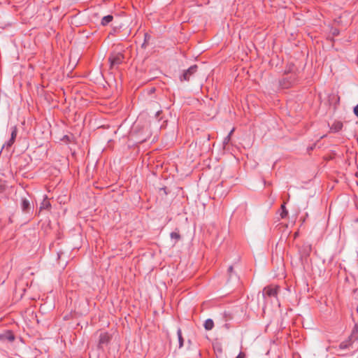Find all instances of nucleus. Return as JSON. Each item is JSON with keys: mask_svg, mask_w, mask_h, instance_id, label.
Wrapping results in <instances>:
<instances>
[{"mask_svg": "<svg viewBox=\"0 0 358 358\" xmlns=\"http://www.w3.org/2000/svg\"><path fill=\"white\" fill-rule=\"evenodd\" d=\"M124 55L123 54L118 52V53H112L108 58V61L110 64V68H114L115 66H118L120 64L122 63L124 60Z\"/></svg>", "mask_w": 358, "mask_h": 358, "instance_id": "obj_1", "label": "nucleus"}, {"mask_svg": "<svg viewBox=\"0 0 358 358\" xmlns=\"http://www.w3.org/2000/svg\"><path fill=\"white\" fill-rule=\"evenodd\" d=\"M357 340H358V329L355 327L352 329V333H351L350 336H349V343H348L347 342H342L340 344V348L341 349H345L348 346L352 345Z\"/></svg>", "mask_w": 358, "mask_h": 358, "instance_id": "obj_2", "label": "nucleus"}, {"mask_svg": "<svg viewBox=\"0 0 358 358\" xmlns=\"http://www.w3.org/2000/svg\"><path fill=\"white\" fill-rule=\"evenodd\" d=\"M296 81V75L291 73L289 76H287L280 80V85L282 88L290 87Z\"/></svg>", "mask_w": 358, "mask_h": 358, "instance_id": "obj_3", "label": "nucleus"}, {"mask_svg": "<svg viewBox=\"0 0 358 358\" xmlns=\"http://www.w3.org/2000/svg\"><path fill=\"white\" fill-rule=\"evenodd\" d=\"M111 340L110 335L107 332H102L99 335L98 348H103L104 345H107Z\"/></svg>", "mask_w": 358, "mask_h": 358, "instance_id": "obj_4", "label": "nucleus"}, {"mask_svg": "<svg viewBox=\"0 0 358 358\" xmlns=\"http://www.w3.org/2000/svg\"><path fill=\"white\" fill-rule=\"evenodd\" d=\"M197 68L198 67L196 65H193L190 66L187 70L184 71L180 78V81H189L190 76L196 73Z\"/></svg>", "mask_w": 358, "mask_h": 358, "instance_id": "obj_5", "label": "nucleus"}, {"mask_svg": "<svg viewBox=\"0 0 358 358\" xmlns=\"http://www.w3.org/2000/svg\"><path fill=\"white\" fill-rule=\"evenodd\" d=\"M279 290L278 286H268L264 289V294L268 297L277 296Z\"/></svg>", "mask_w": 358, "mask_h": 358, "instance_id": "obj_6", "label": "nucleus"}, {"mask_svg": "<svg viewBox=\"0 0 358 358\" xmlns=\"http://www.w3.org/2000/svg\"><path fill=\"white\" fill-rule=\"evenodd\" d=\"M17 127H13L12 128L11 136H10V140L6 144H4L3 147H5V146H6L7 148L11 147L15 141V138L17 136Z\"/></svg>", "mask_w": 358, "mask_h": 358, "instance_id": "obj_7", "label": "nucleus"}, {"mask_svg": "<svg viewBox=\"0 0 358 358\" xmlns=\"http://www.w3.org/2000/svg\"><path fill=\"white\" fill-rule=\"evenodd\" d=\"M21 208L23 212L28 213L30 210V203L29 201L27 199H23L22 200Z\"/></svg>", "mask_w": 358, "mask_h": 358, "instance_id": "obj_8", "label": "nucleus"}, {"mask_svg": "<svg viewBox=\"0 0 358 358\" xmlns=\"http://www.w3.org/2000/svg\"><path fill=\"white\" fill-rule=\"evenodd\" d=\"M51 208L50 202L48 201L47 196H45L43 202L41 204L40 206V210L45 209L49 210Z\"/></svg>", "mask_w": 358, "mask_h": 358, "instance_id": "obj_9", "label": "nucleus"}, {"mask_svg": "<svg viewBox=\"0 0 358 358\" xmlns=\"http://www.w3.org/2000/svg\"><path fill=\"white\" fill-rule=\"evenodd\" d=\"M343 123L341 122H335L331 127V129L334 132L341 131L343 128Z\"/></svg>", "mask_w": 358, "mask_h": 358, "instance_id": "obj_10", "label": "nucleus"}, {"mask_svg": "<svg viewBox=\"0 0 358 358\" xmlns=\"http://www.w3.org/2000/svg\"><path fill=\"white\" fill-rule=\"evenodd\" d=\"M113 20V16L111 15H108L106 16H104L101 20V24L103 26H106L110 22H111Z\"/></svg>", "mask_w": 358, "mask_h": 358, "instance_id": "obj_11", "label": "nucleus"}, {"mask_svg": "<svg viewBox=\"0 0 358 358\" xmlns=\"http://www.w3.org/2000/svg\"><path fill=\"white\" fill-rule=\"evenodd\" d=\"M214 327V322L211 319H208L204 322V328L209 331L211 330Z\"/></svg>", "mask_w": 358, "mask_h": 358, "instance_id": "obj_12", "label": "nucleus"}, {"mask_svg": "<svg viewBox=\"0 0 358 358\" xmlns=\"http://www.w3.org/2000/svg\"><path fill=\"white\" fill-rule=\"evenodd\" d=\"M170 236L172 239L175 240V243L180 239V235L178 231H175L171 233Z\"/></svg>", "mask_w": 358, "mask_h": 358, "instance_id": "obj_13", "label": "nucleus"}, {"mask_svg": "<svg viewBox=\"0 0 358 358\" xmlns=\"http://www.w3.org/2000/svg\"><path fill=\"white\" fill-rule=\"evenodd\" d=\"M288 215V211L286 209L285 203L281 205V213H280V217L281 218H285Z\"/></svg>", "mask_w": 358, "mask_h": 358, "instance_id": "obj_14", "label": "nucleus"}, {"mask_svg": "<svg viewBox=\"0 0 358 358\" xmlns=\"http://www.w3.org/2000/svg\"><path fill=\"white\" fill-rule=\"evenodd\" d=\"M303 253L306 255H309L312 250V246L310 244H306L303 245Z\"/></svg>", "mask_w": 358, "mask_h": 358, "instance_id": "obj_15", "label": "nucleus"}, {"mask_svg": "<svg viewBox=\"0 0 358 358\" xmlns=\"http://www.w3.org/2000/svg\"><path fill=\"white\" fill-rule=\"evenodd\" d=\"M331 32L333 36H336L339 34V30L336 28H332Z\"/></svg>", "mask_w": 358, "mask_h": 358, "instance_id": "obj_16", "label": "nucleus"}, {"mask_svg": "<svg viewBox=\"0 0 358 358\" xmlns=\"http://www.w3.org/2000/svg\"><path fill=\"white\" fill-rule=\"evenodd\" d=\"M178 337H179L180 346L181 347L183 344V339L181 336L180 330L178 331Z\"/></svg>", "mask_w": 358, "mask_h": 358, "instance_id": "obj_17", "label": "nucleus"}, {"mask_svg": "<svg viewBox=\"0 0 358 358\" xmlns=\"http://www.w3.org/2000/svg\"><path fill=\"white\" fill-rule=\"evenodd\" d=\"M150 37V36L148 34H145V41H144V43L143 44V46L145 45V43H147V41H148Z\"/></svg>", "mask_w": 358, "mask_h": 358, "instance_id": "obj_18", "label": "nucleus"}, {"mask_svg": "<svg viewBox=\"0 0 358 358\" xmlns=\"http://www.w3.org/2000/svg\"><path fill=\"white\" fill-rule=\"evenodd\" d=\"M245 355L244 352H241L236 358H245Z\"/></svg>", "mask_w": 358, "mask_h": 358, "instance_id": "obj_19", "label": "nucleus"}, {"mask_svg": "<svg viewBox=\"0 0 358 358\" xmlns=\"http://www.w3.org/2000/svg\"><path fill=\"white\" fill-rule=\"evenodd\" d=\"M5 189V185L0 181V193Z\"/></svg>", "mask_w": 358, "mask_h": 358, "instance_id": "obj_20", "label": "nucleus"}, {"mask_svg": "<svg viewBox=\"0 0 358 358\" xmlns=\"http://www.w3.org/2000/svg\"><path fill=\"white\" fill-rule=\"evenodd\" d=\"M354 113L358 117V104L354 108Z\"/></svg>", "mask_w": 358, "mask_h": 358, "instance_id": "obj_21", "label": "nucleus"}, {"mask_svg": "<svg viewBox=\"0 0 358 358\" xmlns=\"http://www.w3.org/2000/svg\"><path fill=\"white\" fill-rule=\"evenodd\" d=\"M233 271H234V267L232 266H230L228 268V273H229V275H231V273L233 272Z\"/></svg>", "mask_w": 358, "mask_h": 358, "instance_id": "obj_22", "label": "nucleus"}, {"mask_svg": "<svg viewBox=\"0 0 358 358\" xmlns=\"http://www.w3.org/2000/svg\"><path fill=\"white\" fill-rule=\"evenodd\" d=\"M14 338H15V337H14V336H13V335H10V336H9V338H8V339H9L10 341H14Z\"/></svg>", "mask_w": 358, "mask_h": 358, "instance_id": "obj_23", "label": "nucleus"}, {"mask_svg": "<svg viewBox=\"0 0 358 358\" xmlns=\"http://www.w3.org/2000/svg\"><path fill=\"white\" fill-rule=\"evenodd\" d=\"M233 131H234V130H231V131L230 134H229L227 136V137L225 138V140H224L225 141H226L227 140L228 141V140L229 139V138H230V135H231V134L233 132Z\"/></svg>", "mask_w": 358, "mask_h": 358, "instance_id": "obj_24", "label": "nucleus"}, {"mask_svg": "<svg viewBox=\"0 0 358 358\" xmlns=\"http://www.w3.org/2000/svg\"><path fill=\"white\" fill-rule=\"evenodd\" d=\"M159 113H160V111H157L156 113L157 116H158L159 115Z\"/></svg>", "mask_w": 358, "mask_h": 358, "instance_id": "obj_25", "label": "nucleus"}, {"mask_svg": "<svg viewBox=\"0 0 358 358\" xmlns=\"http://www.w3.org/2000/svg\"><path fill=\"white\" fill-rule=\"evenodd\" d=\"M327 38H328V39H329V38H330V40H331V41H333V37H331V38H330V37L329 36Z\"/></svg>", "mask_w": 358, "mask_h": 358, "instance_id": "obj_26", "label": "nucleus"}]
</instances>
